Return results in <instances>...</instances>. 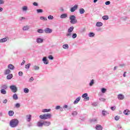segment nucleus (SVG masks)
Masks as SVG:
<instances>
[{"label": "nucleus", "instance_id": "obj_63", "mask_svg": "<svg viewBox=\"0 0 130 130\" xmlns=\"http://www.w3.org/2000/svg\"><path fill=\"white\" fill-rule=\"evenodd\" d=\"M27 126L28 127H30V126H32V123L29 122L28 124H27Z\"/></svg>", "mask_w": 130, "mask_h": 130}, {"label": "nucleus", "instance_id": "obj_37", "mask_svg": "<svg viewBox=\"0 0 130 130\" xmlns=\"http://www.w3.org/2000/svg\"><path fill=\"white\" fill-rule=\"evenodd\" d=\"M37 32L38 33H40L41 34H42V33H44V30H43L42 29H38Z\"/></svg>", "mask_w": 130, "mask_h": 130}, {"label": "nucleus", "instance_id": "obj_10", "mask_svg": "<svg viewBox=\"0 0 130 130\" xmlns=\"http://www.w3.org/2000/svg\"><path fill=\"white\" fill-rule=\"evenodd\" d=\"M60 19H66V18H68V14L67 13L62 14L60 16Z\"/></svg>", "mask_w": 130, "mask_h": 130}, {"label": "nucleus", "instance_id": "obj_19", "mask_svg": "<svg viewBox=\"0 0 130 130\" xmlns=\"http://www.w3.org/2000/svg\"><path fill=\"white\" fill-rule=\"evenodd\" d=\"M7 41H8L7 38L0 39V43H4V42H7Z\"/></svg>", "mask_w": 130, "mask_h": 130}, {"label": "nucleus", "instance_id": "obj_28", "mask_svg": "<svg viewBox=\"0 0 130 130\" xmlns=\"http://www.w3.org/2000/svg\"><path fill=\"white\" fill-rule=\"evenodd\" d=\"M11 74V70L10 69H7L4 72V75H9Z\"/></svg>", "mask_w": 130, "mask_h": 130}, {"label": "nucleus", "instance_id": "obj_44", "mask_svg": "<svg viewBox=\"0 0 130 130\" xmlns=\"http://www.w3.org/2000/svg\"><path fill=\"white\" fill-rule=\"evenodd\" d=\"M37 12L38 13H43V10H42V9H37Z\"/></svg>", "mask_w": 130, "mask_h": 130}, {"label": "nucleus", "instance_id": "obj_15", "mask_svg": "<svg viewBox=\"0 0 130 130\" xmlns=\"http://www.w3.org/2000/svg\"><path fill=\"white\" fill-rule=\"evenodd\" d=\"M51 124V122L50 121H45L44 122V125L45 126H49Z\"/></svg>", "mask_w": 130, "mask_h": 130}, {"label": "nucleus", "instance_id": "obj_56", "mask_svg": "<svg viewBox=\"0 0 130 130\" xmlns=\"http://www.w3.org/2000/svg\"><path fill=\"white\" fill-rule=\"evenodd\" d=\"M110 4V1H107L105 3V5H106V6H109Z\"/></svg>", "mask_w": 130, "mask_h": 130}, {"label": "nucleus", "instance_id": "obj_2", "mask_svg": "<svg viewBox=\"0 0 130 130\" xmlns=\"http://www.w3.org/2000/svg\"><path fill=\"white\" fill-rule=\"evenodd\" d=\"M51 116L52 115L50 114H45L44 115H41L40 118H41V119H49L51 118Z\"/></svg>", "mask_w": 130, "mask_h": 130}, {"label": "nucleus", "instance_id": "obj_34", "mask_svg": "<svg viewBox=\"0 0 130 130\" xmlns=\"http://www.w3.org/2000/svg\"><path fill=\"white\" fill-rule=\"evenodd\" d=\"M23 92L24 93H25V94H28V93H29V89L28 88H25L23 89Z\"/></svg>", "mask_w": 130, "mask_h": 130}, {"label": "nucleus", "instance_id": "obj_38", "mask_svg": "<svg viewBox=\"0 0 130 130\" xmlns=\"http://www.w3.org/2000/svg\"><path fill=\"white\" fill-rule=\"evenodd\" d=\"M30 66H31V64L28 63L25 65V68L27 70H29V69L30 68Z\"/></svg>", "mask_w": 130, "mask_h": 130}, {"label": "nucleus", "instance_id": "obj_59", "mask_svg": "<svg viewBox=\"0 0 130 130\" xmlns=\"http://www.w3.org/2000/svg\"><path fill=\"white\" fill-rule=\"evenodd\" d=\"M5 4V2L3 0H0V5H4Z\"/></svg>", "mask_w": 130, "mask_h": 130}, {"label": "nucleus", "instance_id": "obj_8", "mask_svg": "<svg viewBox=\"0 0 130 130\" xmlns=\"http://www.w3.org/2000/svg\"><path fill=\"white\" fill-rule=\"evenodd\" d=\"M8 68L9 69V70H11L12 71H14V70H15V66H14V65L12 64H9L8 66Z\"/></svg>", "mask_w": 130, "mask_h": 130}, {"label": "nucleus", "instance_id": "obj_6", "mask_svg": "<svg viewBox=\"0 0 130 130\" xmlns=\"http://www.w3.org/2000/svg\"><path fill=\"white\" fill-rule=\"evenodd\" d=\"M76 10H78V5H75L73 7H72L70 11L72 13H74Z\"/></svg>", "mask_w": 130, "mask_h": 130}, {"label": "nucleus", "instance_id": "obj_24", "mask_svg": "<svg viewBox=\"0 0 130 130\" xmlns=\"http://www.w3.org/2000/svg\"><path fill=\"white\" fill-rule=\"evenodd\" d=\"M13 99H14V100H18V94L16 93L14 94L13 95Z\"/></svg>", "mask_w": 130, "mask_h": 130}, {"label": "nucleus", "instance_id": "obj_20", "mask_svg": "<svg viewBox=\"0 0 130 130\" xmlns=\"http://www.w3.org/2000/svg\"><path fill=\"white\" fill-rule=\"evenodd\" d=\"M123 113H124V114H125V115H128V114H130V111L127 109L123 111Z\"/></svg>", "mask_w": 130, "mask_h": 130}, {"label": "nucleus", "instance_id": "obj_42", "mask_svg": "<svg viewBox=\"0 0 130 130\" xmlns=\"http://www.w3.org/2000/svg\"><path fill=\"white\" fill-rule=\"evenodd\" d=\"M40 19L41 20H43L44 21H47V18L46 17H44L43 16H41L40 17Z\"/></svg>", "mask_w": 130, "mask_h": 130}, {"label": "nucleus", "instance_id": "obj_61", "mask_svg": "<svg viewBox=\"0 0 130 130\" xmlns=\"http://www.w3.org/2000/svg\"><path fill=\"white\" fill-rule=\"evenodd\" d=\"M25 62H26V61L25 60H23V61L21 63V66H23V64H25Z\"/></svg>", "mask_w": 130, "mask_h": 130}, {"label": "nucleus", "instance_id": "obj_62", "mask_svg": "<svg viewBox=\"0 0 130 130\" xmlns=\"http://www.w3.org/2000/svg\"><path fill=\"white\" fill-rule=\"evenodd\" d=\"M68 108V105H64L63 106V109H66Z\"/></svg>", "mask_w": 130, "mask_h": 130}, {"label": "nucleus", "instance_id": "obj_23", "mask_svg": "<svg viewBox=\"0 0 130 130\" xmlns=\"http://www.w3.org/2000/svg\"><path fill=\"white\" fill-rule=\"evenodd\" d=\"M8 114L9 116H13L15 113L14 112V111H9L8 112Z\"/></svg>", "mask_w": 130, "mask_h": 130}, {"label": "nucleus", "instance_id": "obj_43", "mask_svg": "<svg viewBox=\"0 0 130 130\" xmlns=\"http://www.w3.org/2000/svg\"><path fill=\"white\" fill-rule=\"evenodd\" d=\"M15 107H16V108H20L21 105L19 103H17L15 104Z\"/></svg>", "mask_w": 130, "mask_h": 130}, {"label": "nucleus", "instance_id": "obj_9", "mask_svg": "<svg viewBox=\"0 0 130 130\" xmlns=\"http://www.w3.org/2000/svg\"><path fill=\"white\" fill-rule=\"evenodd\" d=\"M42 61L45 64H48V61L47 60V58L46 57H44L42 59Z\"/></svg>", "mask_w": 130, "mask_h": 130}, {"label": "nucleus", "instance_id": "obj_47", "mask_svg": "<svg viewBox=\"0 0 130 130\" xmlns=\"http://www.w3.org/2000/svg\"><path fill=\"white\" fill-rule=\"evenodd\" d=\"M78 115V112H77V111H74V112H73V113H72V115L73 116H77Z\"/></svg>", "mask_w": 130, "mask_h": 130}, {"label": "nucleus", "instance_id": "obj_55", "mask_svg": "<svg viewBox=\"0 0 130 130\" xmlns=\"http://www.w3.org/2000/svg\"><path fill=\"white\" fill-rule=\"evenodd\" d=\"M33 6H34L35 7H38V3H37V2H34L32 4Z\"/></svg>", "mask_w": 130, "mask_h": 130}, {"label": "nucleus", "instance_id": "obj_53", "mask_svg": "<svg viewBox=\"0 0 130 130\" xmlns=\"http://www.w3.org/2000/svg\"><path fill=\"white\" fill-rule=\"evenodd\" d=\"M99 100L100 101H102L103 102H105V101H106V99L103 98H100Z\"/></svg>", "mask_w": 130, "mask_h": 130}, {"label": "nucleus", "instance_id": "obj_27", "mask_svg": "<svg viewBox=\"0 0 130 130\" xmlns=\"http://www.w3.org/2000/svg\"><path fill=\"white\" fill-rule=\"evenodd\" d=\"M62 48L64 49H69V44H66L62 45Z\"/></svg>", "mask_w": 130, "mask_h": 130}, {"label": "nucleus", "instance_id": "obj_58", "mask_svg": "<svg viewBox=\"0 0 130 130\" xmlns=\"http://www.w3.org/2000/svg\"><path fill=\"white\" fill-rule=\"evenodd\" d=\"M115 119L116 120H118L119 119V116H116L115 117Z\"/></svg>", "mask_w": 130, "mask_h": 130}, {"label": "nucleus", "instance_id": "obj_32", "mask_svg": "<svg viewBox=\"0 0 130 130\" xmlns=\"http://www.w3.org/2000/svg\"><path fill=\"white\" fill-rule=\"evenodd\" d=\"M13 78V74H9L7 76V80H11Z\"/></svg>", "mask_w": 130, "mask_h": 130}, {"label": "nucleus", "instance_id": "obj_50", "mask_svg": "<svg viewBox=\"0 0 130 130\" xmlns=\"http://www.w3.org/2000/svg\"><path fill=\"white\" fill-rule=\"evenodd\" d=\"M48 58H49V59H50L51 60H52L53 59V58H54L52 56V55H50L48 56Z\"/></svg>", "mask_w": 130, "mask_h": 130}, {"label": "nucleus", "instance_id": "obj_21", "mask_svg": "<svg viewBox=\"0 0 130 130\" xmlns=\"http://www.w3.org/2000/svg\"><path fill=\"white\" fill-rule=\"evenodd\" d=\"M1 89H4V90H7L8 89V86L7 84H3L1 87Z\"/></svg>", "mask_w": 130, "mask_h": 130}, {"label": "nucleus", "instance_id": "obj_30", "mask_svg": "<svg viewBox=\"0 0 130 130\" xmlns=\"http://www.w3.org/2000/svg\"><path fill=\"white\" fill-rule=\"evenodd\" d=\"M22 10L23 12H27V11H28V7L23 6L22 8Z\"/></svg>", "mask_w": 130, "mask_h": 130}, {"label": "nucleus", "instance_id": "obj_3", "mask_svg": "<svg viewBox=\"0 0 130 130\" xmlns=\"http://www.w3.org/2000/svg\"><path fill=\"white\" fill-rule=\"evenodd\" d=\"M71 24H77L78 20L76 19V16L75 15H71L69 17Z\"/></svg>", "mask_w": 130, "mask_h": 130}, {"label": "nucleus", "instance_id": "obj_46", "mask_svg": "<svg viewBox=\"0 0 130 130\" xmlns=\"http://www.w3.org/2000/svg\"><path fill=\"white\" fill-rule=\"evenodd\" d=\"M87 96H88V93H85L82 94V98H86Z\"/></svg>", "mask_w": 130, "mask_h": 130}, {"label": "nucleus", "instance_id": "obj_54", "mask_svg": "<svg viewBox=\"0 0 130 130\" xmlns=\"http://www.w3.org/2000/svg\"><path fill=\"white\" fill-rule=\"evenodd\" d=\"M115 108H116V107H115V106H112V107H111V110H113V111H114V110H115Z\"/></svg>", "mask_w": 130, "mask_h": 130}, {"label": "nucleus", "instance_id": "obj_1", "mask_svg": "<svg viewBox=\"0 0 130 130\" xmlns=\"http://www.w3.org/2000/svg\"><path fill=\"white\" fill-rule=\"evenodd\" d=\"M11 127H17L19 124V120L17 119H12L9 123Z\"/></svg>", "mask_w": 130, "mask_h": 130}, {"label": "nucleus", "instance_id": "obj_7", "mask_svg": "<svg viewBox=\"0 0 130 130\" xmlns=\"http://www.w3.org/2000/svg\"><path fill=\"white\" fill-rule=\"evenodd\" d=\"M117 98L119 100H123L124 99V96L122 94H118Z\"/></svg>", "mask_w": 130, "mask_h": 130}, {"label": "nucleus", "instance_id": "obj_52", "mask_svg": "<svg viewBox=\"0 0 130 130\" xmlns=\"http://www.w3.org/2000/svg\"><path fill=\"white\" fill-rule=\"evenodd\" d=\"M28 81L30 83H31V82H33V81H34V78H33V77H31L30 78Z\"/></svg>", "mask_w": 130, "mask_h": 130}, {"label": "nucleus", "instance_id": "obj_31", "mask_svg": "<svg viewBox=\"0 0 130 130\" xmlns=\"http://www.w3.org/2000/svg\"><path fill=\"white\" fill-rule=\"evenodd\" d=\"M79 13L81 15H83L85 13V9L81 8L79 10Z\"/></svg>", "mask_w": 130, "mask_h": 130}, {"label": "nucleus", "instance_id": "obj_64", "mask_svg": "<svg viewBox=\"0 0 130 130\" xmlns=\"http://www.w3.org/2000/svg\"><path fill=\"white\" fill-rule=\"evenodd\" d=\"M93 106H97V105H98V104H97V103H93L92 104Z\"/></svg>", "mask_w": 130, "mask_h": 130}, {"label": "nucleus", "instance_id": "obj_33", "mask_svg": "<svg viewBox=\"0 0 130 130\" xmlns=\"http://www.w3.org/2000/svg\"><path fill=\"white\" fill-rule=\"evenodd\" d=\"M102 114L104 116H105V115H107V114H109V113H108V112H107L106 111L103 110Z\"/></svg>", "mask_w": 130, "mask_h": 130}, {"label": "nucleus", "instance_id": "obj_51", "mask_svg": "<svg viewBox=\"0 0 130 130\" xmlns=\"http://www.w3.org/2000/svg\"><path fill=\"white\" fill-rule=\"evenodd\" d=\"M67 37H71L72 36V32H68L66 34Z\"/></svg>", "mask_w": 130, "mask_h": 130}, {"label": "nucleus", "instance_id": "obj_14", "mask_svg": "<svg viewBox=\"0 0 130 130\" xmlns=\"http://www.w3.org/2000/svg\"><path fill=\"white\" fill-rule=\"evenodd\" d=\"M31 117H32V116L30 114L26 115V121H28V122L31 121Z\"/></svg>", "mask_w": 130, "mask_h": 130}, {"label": "nucleus", "instance_id": "obj_48", "mask_svg": "<svg viewBox=\"0 0 130 130\" xmlns=\"http://www.w3.org/2000/svg\"><path fill=\"white\" fill-rule=\"evenodd\" d=\"M90 122H94V123H96L97 122V119H91L90 120Z\"/></svg>", "mask_w": 130, "mask_h": 130}, {"label": "nucleus", "instance_id": "obj_13", "mask_svg": "<svg viewBox=\"0 0 130 130\" xmlns=\"http://www.w3.org/2000/svg\"><path fill=\"white\" fill-rule=\"evenodd\" d=\"M29 29H30L29 25H25L22 27V30L23 31H27V30H29Z\"/></svg>", "mask_w": 130, "mask_h": 130}, {"label": "nucleus", "instance_id": "obj_18", "mask_svg": "<svg viewBox=\"0 0 130 130\" xmlns=\"http://www.w3.org/2000/svg\"><path fill=\"white\" fill-rule=\"evenodd\" d=\"M36 41L37 43H42V42H43V39L38 38L37 39Z\"/></svg>", "mask_w": 130, "mask_h": 130}, {"label": "nucleus", "instance_id": "obj_45", "mask_svg": "<svg viewBox=\"0 0 130 130\" xmlns=\"http://www.w3.org/2000/svg\"><path fill=\"white\" fill-rule=\"evenodd\" d=\"M48 20H53V16L49 15L48 16Z\"/></svg>", "mask_w": 130, "mask_h": 130}, {"label": "nucleus", "instance_id": "obj_17", "mask_svg": "<svg viewBox=\"0 0 130 130\" xmlns=\"http://www.w3.org/2000/svg\"><path fill=\"white\" fill-rule=\"evenodd\" d=\"M51 111V109H44L42 110V112L45 113V112H50Z\"/></svg>", "mask_w": 130, "mask_h": 130}, {"label": "nucleus", "instance_id": "obj_11", "mask_svg": "<svg viewBox=\"0 0 130 130\" xmlns=\"http://www.w3.org/2000/svg\"><path fill=\"white\" fill-rule=\"evenodd\" d=\"M80 100H81V96H78L74 102V104H78L80 102Z\"/></svg>", "mask_w": 130, "mask_h": 130}, {"label": "nucleus", "instance_id": "obj_36", "mask_svg": "<svg viewBox=\"0 0 130 130\" xmlns=\"http://www.w3.org/2000/svg\"><path fill=\"white\" fill-rule=\"evenodd\" d=\"M88 36L89 37H94V36H95V34H94V32H89Z\"/></svg>", "mask_w": 130, "mask_h": 130}, {"label": "nucleus", "instance_id": "obj_26", "mask_svg": "<svg viewBox=\"0 0 130 130\" xmlns=\"http://www.w3.org/2000/svg\"><path fill=\"white\" fill-rule=\"evenodd\" d=\"M102 19L104 20V21H106L107 20H108L109 19V17H108V15H105L103 16L102 17Z\"/></svg>", "mask_w": 130, "mask_h": 130}, {"label": "nucleus", "instance_id": "obj_39", "mask_svg": "<svg viewBox=\"0 0 130 130\" xmlns=\"http://www.w3.org/2000/svg\"><path fill=\"white\" fill-rule=\"evenodd\" d=\"M34 70H35V71H38V70H39V67L37 66H34Z\"/></svg>", "mask_w": 130, "mask_h": 130}, {"label": "nucleus", "instance_id": "obj_60", "mask_svg": "<svg viewBox=\"0 0 130 130\" xmlns=\"http://www.w3.org/2000/svg\"><path fill=\"white\" fill-rule=\"evenodd\" d=\"M55 109H56V110H58V109H60V106H56Z\"/></svg>", "mask_w": 130, "mask_h": 130}, {"label": "nucleus", "instance_id": "obj_57", "mask_svg": "<svg viewBox=\"0 0 130 130\" xmlns=\"http://www.w3.org/2000/svg\"><path fill=\"white\" fill-rule=\"evenodd\" d=\"M25 17H21L19 18V21H22V20H25Z\"/></svg>", "mask_w": 130, "mask_h": 130}, {"label": "nucleus", "instance_id": "obj_4", "mask_svg": "<svg viewBox=\"0 0 130 130\" xmlns=\"http://www.w3.org/2000/svg\"><path fill=\"white\" fill-rule=\"evenodd\" d=\"M10 89L12 91L13 93H16L18 91V88L16 85H11L10 86Z\"/></svg>", "mask_w": 130, "mask_h": 130}, {"label": "nucleus", "instance_id": "obj_35", "mask_svg": "<svg viewBox=\"0 0 130 130\" xmlns=\"http://www.w3.org/2000/svg\"><path fill=\"white\" fill-rule=\"evenodd\" d=\"M94 79H92V80H91V81L90 82V83H89V86H90V87H92V86H93V85H94Z\"/></svg>", "mask_w": 130, "mask_h": 130}, {"label": "nucleus", "instance_id": "obj_5", "mask_svg": "<svg viewBox=\"0 0 130 130\" xmlns=\"http://www.w3.org/2000/svg\"><path fill=\"white\" fill-rule=\"evenodd\" d=\"M45 33H46V34H49L50 33H52V29L49 28H46L44 30Z\"/></svg>", "mask_w": 130, "mask_h": 130}, {"label": "nucleus", "instance_id": "obj_41", "mask_svg": "<svg viewBox=\"0 0 130 130\" xmlns=\"http://www.w3.org/2000/svg\"><path fill=\"white\" fill-rule=\"evenodd\" d=\"M23 75H24L23 72L20 71L18 72V75L19 76V77H23Z\"/></svg>", "mask_w": 130, "mask_h": 130}, {"label": "nucleus", "instance_id": "obj_49", "mask_svg": "<svg viewBox=\"0 0 130 130\" xmlns=\"http://www.w3.org/2000/svg\"><path fill=\"white\" fill-rule=\"evenodd\" d=\"M72 38L73 39H75V38H77V34L75 33L72 35Z\"/></svg>", "mask_w": 130, "mask_h": 130}, {"label": "nucleus", "instance_id": "obj_40", "mask_svg": "<svg viewBox=\"0 0 130 130\" xmlns=\"http://www.w3.org/2000/svg\"><path fill=\"white\" fill-rule=\"evenodd\" d=\"M106 88H102L101 89V92L102 93H103V94H104V93H105L106 92Z\"/></svg>", "mask_w": 130, "mask_h": 130}, {"label": "nucleus", "instance_id": "obj_29", "mask_svg": "<svg viewBox=\"0 0 130 130\" xmlns=\"http://www.w3.org/2000/svg\"><path fill=\"white\" fill-rule=\"evenodd\" d=\"M1 93L3 95H6V94H7V91L6 90V89H2L1 90Z\"/></svg>", "mask_w": 130, "mask_h": 130}, {"label": "nucleus", "instance_id": "obj_25", "mask_svg": "<svg viewBox=\"0 0 130 130\" xmlns=\"http://www.w3.org/2000/svg\"><path fill=\"white\" fill-rule=\"evenodd\" d=\"M43 125H44V122H38L37 123V126H39V127H42V126H43Z\"/></svg>", "mask_w": 130, "mask_h": 130}, {"label": "nucleus", "instance_id": "obj_16", "mask_svg": "<svg viewBox=\"0 0 130 130\" xmlns=\"http://www.w3.org/2000/svg\"><path fill=\"white\" fill-rule=\"evenodd\" d=\"M74 26H71L69 28L68 30V33H72L73 31H74Z\"/></svg>", "mask_w": 130, "mask_h": 130}, {"label": "nucleus", "instance_id": "obj_12", "mask_svg": "<svg viewBox=\"0 0 130 130\" xmlns=\"http://www.w3.org/2000/svg\"><path fill=\"white\" fill-rule=\"evenodd\" d=\"M95 129L96 130H102L103 129V127L101 125L98 124L95 126Z\"/></svg>", "mask_w": 130, "mask_h": 130}, {"label": "nucleus", "instance_id": "obj_22", "mask_svg": "<svg viewBox=\"0 0 130 130\" xmlns=\"http://www.w3.org/2000/svg\"><path fill=\"white\" fill-rule=\"evenodd\" d=\"M96 27H102V26H103V23L101 22H98L96 23Z\"/></svg>", "mask_w": 130, "mask_h": 130}]
</instances>
